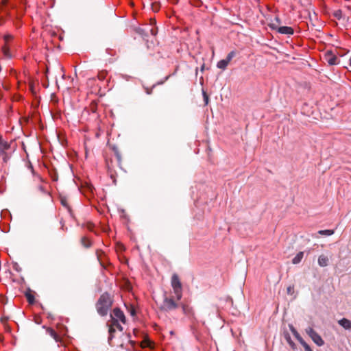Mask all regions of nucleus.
I'll return each mask as SVG.
<instances>
[{"instance_id": "43", "label": "nucleus", "mask_w": 351, "mask_h": 351, "mask_svg": "<svg viewBox=\"0 0 351 351\" xmlns=\"http://www.w3.org/2000/svg\"><path fill=\"white\" fill-rule=\"evenodd\" d=\"M204 64H203V65L202 66V68H201V70H202V71H204Z\"/></svg>"}, {"instance_id": "48", "label": "nucleus", "mask_w": 351, "mask_h": 351, "mask_svg": "<svg viewBox=\"0 0 351 351\" xmlns=\"http://www.w3.org/2000/svg\"><path fill=\"white\" fill-rule=\"evenodd\" d=\"M338 16H339V14L337 13V14H335V16H337V17Z\"/></svg>"}, {"instance_id": "14", "label": "nucleus", "mask_w": 351, "mask_h": 351, "mask_svg": "<svg viewBox=\"0 0 351 351\" xmlns=\"http://www.w3.org/2000/svg\"><path fill=\"white\" fill-rule=\"evenodd\" d=\"M34 294L35 293L30 290V289H28L27 291H26V292L25 293V296L28 302V303L29 304H34V302H35V296H34Z\"/></svg>"}, {"instance_id": "7", "label": "nucleus", "mask_w": 351, "mask_h": 351, "mask_svg": "<svg viewBox=\"0 0 351 351\" xmlns=\"http://www.w3.org/2000/svg\"><path fill=\"white\" fill-rule=\"evenodd\" d=\"M306 332L309 335L315 343L317 346H321L324 344V341L321 336L311 327H308L306 329Z\"/></svg>"}, {"instance_id": "5", "label": "nucleus", "mask_w": 351, "mask_h": 351, "mask_svg": "<svg viewBox=\"0 0 351 351\" xmlns=\"http://www.w3.org/2000/svg\"><path fill=\"white\" fill-rule=\"evenodd\" d=\"M324 60L330 65H337L339 64V59L336 54L331 50H328L324 55Z\"/></svg>"}, {"instance_id": "13", "label": "nucleus", "mask_w": 351, "mask_h": 351, "mask_svg": "<svg viewBox=\"0 0 351 351\" xmlns=\"http://www.w3.org/2000/svg\"><path fill=\"white\" fill-rule=\"evenodd\" d=\"M277 32L282 34L287 35H293L294 34V30L291 27L288 26H281L278 27Z\"/></svg>"}, {"instance_id": "20", "label": "nucleus", "mask_w": 351, "mask_h": 351, "mask_svg": "<svg viewBox=\"0 0 351 351\" xmlns=\"http://www.w3.org/2000/svg\"><path fill=\"white\" fill-rule=\"evenodd\" d=\"M8 0H1V5H0V12L1 11H5L6 13V15L10 17V16H11L10 12L9 10H7L5 8H4L8 5Z\"/></svg>"}, {"instance_id": "32", "label": "nucleus", "mask_w": 351, "mask_h": 351, "mask_svg": "<svg viewBox=\"0 0 351 351\" xmlns=\"http://www.w3.org/2000/svg\"><path fill=\"white\" fill-rule=\"evenodd\" d=\"M89 110L93 112V113H95L97 111V104L95 103V102H92L89 106Z\"/></svg>"}, {"instance_id": "9", "label": "nucleus", "mask_w": 351, "mask_h": 351, "mask_svg": "<svg viewBox=\"0 0 351 351\" xmlns=\"http://www.w3.org/2000/svg\"><path fill=\"white\" fill-rule=\"evenodd\" d=\"M111 319L119 321L122 324H125L126 318L124 313L119 308H114L110 313Z\"/></svg>"}, {"instance_id": "4", "label": "nucleus", "mask_w": 351, "mask_h": 351, "mask_svg": "<svg viewBox=\"0 0 351 351\" xmlns=\"http://www.w3.org/2000/svg\"><path fill=\"white\" fill-rule=\"evenodd\" d=\"M10 149V144L0 138V157L3 162H6L10 158V152L8 151Z\"/></svg>"}, {"instance_id": "41", "label": "nucleus", "mask_w": 351, "mask_h": 351, "mask_svg": "<svg viewBox=\"0 0 351 351\" xmlns=\"http://www.w3.org/2000/svg\"><path fill=\"white\" fill-rule=\"evenodd\" d=\"M37 178L40 181V182H43V178H41V176H40L39 175L37 176Z\"/></svg>"}, {"instance_id": "45", "label": "nucleus", "mask_w": 351, "mask_h": 351, "mask_svg": "<svg viewBox=\"0 0 351 351\" xmlns=\"http://www.w3.org/2000/svg\"><path fill=\"white\" fill-rule=\"evenodd\" d=\"M10 7H11V8H12V9L14 8V5L13 4H12V5H10Z\"/></svg>"}, {"instance_id": "10", "label": "nucleus", "mask_w": 351, "mask_h": 351, "mask_svg": "<svg viewBox=\"0 0 351 351\" xmlns=\"http://www.w3.org/2000/svg\"><path fill=\"white\" fill-rule=\"evenodd\" d=\"M179 304L176 303L173 298H165L163 301L162 309L165 311H171L176 309Z\"/></svg>"}, {"instance_id": "11", "label": "nucleus", "mask_w": 351, "mask_h": 351, "mask_svg": "<svg viewBox=\"0 0 351 351\" xmlns=\"http://www.w3.org/2000/svg\"><path fill=\"white\" fill-rule=\"evenodd\" d=\"M289 327L290 328V330L293 333V335L295 336V339L298 340V341L303 346L304 348L305 349V351H312L310 346L304 341V339L300 337V334L298 332L296 329L294 328V326L292 324H289Z\"/></svg>"}, {"instance_id": "1", "label": "nucleus", "mask_w": 351, "mask_h": 351, "mask_svg": "<svg viewBox=\"0 0 351 351\" xmlns=\"http://www.w3.org/2000/svg\"><path fill=\"white\" fill-rule=\"evenodd\" d=\"M113 156L106 158V165L109 176L112 180V182L116 184L117 169H122L121 167V155L119 149L114 147L112 148Z\"/></svg>"}, {"instance_id": "19", "label": "nucleus", "mask_w": 351, "mask_h": 351, "mask_svg": "<svg viewBox=\"0 0 351 351\" xmlns=\"http://www.w3.org/2000/svg\"><path fill=\"white\" fill-rule=\"evenodd\" d=\"M318 264L320 267H326L328 264V258L325 255H320L318 258Z\"/></svg>"}, {"instance_id": "36", "label": "nucleus", "mask_w": 351, "mask_h": 351, "mask_svg": "<svg viewBox=\"0 0 351 351\" xmlns=\"http://www.w3.org/2000/svg\"><path fill=\"white\" fill-rule=\"evenodd\" d=\"M152 8L154 12H158L159 10L160 6L158 3L155 2L152 4Z\"/></svg>"}, {"instance_id": "22", "label": "nucleus", "mask_w": 351, "mask_h": 351, "mask_svg": "<svg viewBox=\"0 0 351 351\" xmlns=\"http://www.w3.org/2000/svg\"><path fill=\"white\" fill-rule=\"evenodd\" d=\"M147 26L145 25V27H144L136 28V32L137 34H140L143 37H147Z\"/></svg>"}, {"instance_id": "27", "label": "nucleus", "mask_w": 351, "mask_h": 351, "mask_svg": "<svg viewBox=\"0 0 351 351\" xmlns=\"http://www.w3.org/2000/svg\"><path fill=\"white\" fill-rule=\"evenodd\" d=\"M335 231L333 230H319L318 231V233L322 235H326V236H330L333 234Z\"/></svg>"}, {"instance_id": "31", "label": "nucleus", "mask_w": 351, "mask_h": 351, "mask_svg": "<svg viewBox=\"0 0 351 351\" xmlns=\"http://www.w3.org/2000/svg\"><path fill=\"white\" fill-rule=\"evenodd\" d=\"M127 308L132 316H134L136 315L135 307L133 305H130V306L127 307Z\"/></svg>"}, {"instance_id": "46", "label": "nucleus", "mask_w": 351, "mask_h": 351, "mask_svg": "<svg viewBox=\"0 0 351 351\" xmlns=\"http://www.w3.org/2000/svg\"><path fill=\"white\" fill-rule=\"evenodd\" d=\"M30 167H31V169H32V172L34 173L33 167H32V165H30Z\"/></svg>"}, {"instance_id": "37", "label": "nucleus", "mask_w": 351, "mask_h": 351, "mask_svg": "<svg viewBox=\"0 0 351 351\" xmlns=\"http://www.w3.org/2000/svg\"><path fill=\"white\" fill-rule=\"evenodd\" d=\"M38 189L43 193H47V191H46L45 188L43 186H42V185L38 186Z\"/></svg>"}, {"instance_id": "30", "label": "nucleus", "mask_w": 351, "mask_h": 351, "mask_svg": "<svg viewBox=\"0 0 351 351\" xmlns=\"http://www.w3.org/2000/svg\"><path fill=\"white\" fill-rule=\"evenodd\" d=\"M171 75H169L167 76H166L163 80L158 82L156 84H155L154 86H153V88H154L156 86H158V85H162L166 81H167L169 80V78L170 77Z\"/></svg>"}, {"instance_id": "8", "label": "nucleus", "mask_w": 351, "mask_h": 351, "mask_svg": "<svg viewBox=\"0 0 351 351\" xmlns=\"http://www.w3.org/2000/svg\"><path fill=\"white\" fill-rule=\"evenodd\" d=\"M97 259L100 265L106 269L110 265L109 259L105 252L101 250H97L95 252Z\"/></svg>"}, {"instance_id": "25", "label": "nucleus", "mask_w": 351, "mask_h": 351, "mask_svg": "<svg viewBox=\"0 0 351 351\" xmlns=\"http://www.w3.org/2000/svg\"><path fill=\"white\" fill-rule=\"evenodd\" d=\"M60 202H61L62 205L63 206H64L70 213H71V209L69 205L67 199L64 197H60Z\"/></svg>"}, {"instance_id": "39", "label": "nucleus", "mask_w": 351, "mask_h": 351, "mask_svg": "<svg viewBox=\"0 0 351 351\" xmlns=\"http://www.w3.org/2000/svg\"><path fill=\"white\" fill-rule=\"evenodd\" d=\"M293 287H291V286H290V287H289L287 288V293H288L289 294H291V291H293Z\"/></svg>"}, {"instance_id": "18", "label": "nucleus", "mask_w": 351, "mask_h": 351, "mask_svg": "<svg viewBox=\"0 0 351 351\" xmlns=\"http://www.w3.org/2000/svg\"><path fill=\"white\" fill-rule=\"evenodd\" d=\"M80 243L86 248H89L92 246L91 240L86 236L81 238Z\"/></svg>"}, {"instance_id": "38", "label": "nucleus", "mask_w": 351, "mask_h": 351, "mask_svg": "<svg viewBox=\"0 0 351 351\" xmlns=\"http://www.w3.org/2000/svg\"><path fill=\"white\" fill-rule=\"evenodd\" d=\"M5 19L3 16L0 17V26L3 25L5 23Z\"/></svg>"}, {"instance_id": "12", "label": "nucleus", "mask_w": 351, "mask_h": 351, "mask_svg": "<svg viewBox=\"0 0 351 351\" xmlns=\"http://www.w3.org/2000/svg\"><path fill=\"white\" fill-rule=\"evenodd\" d=\"M183 313L189 317L191 321L195 319V313L193 308L188 304L182 302L181 304Z\"/></svg>"}, {"instance_id": "17", "label": "nucleus", "mask_w": 351, "mask_h": 351, "mask_svg": "<svg viewBox=\"0 0 351 351\" xmlns=\"http://www.w3.org/2000/svg\"><path fill=\"white\" fill-rule=\"evenodd\" d=\"M2 53L6 58H11L12 57V53L10 49L9 45L4 44L1 48Z\"/></svg>"}, {"instance_id": "24", "label": "nucleus", "mask_w": 351, "mask_h": 351, "mask_svg": "<svg viewBox=\"0 0 351 351\" xmlns=\"http://www.w3.org/2000/svg\"><path fill=\"white\" fill-rule=\"evenodd\" d=\"M48 333L49 335L53 337L56 342L59 341L60 340V336L57 334V332L52 328H49L47 330Z\"/></svg>"}, {"instance_id": "23", "label": "nucleus", "mask_w": 351, "mask_h": 351, "mask_svg": "<svg viewBox=\"0 0 351 351\" xmlns=\"http://www.w3.org/2000/svg\"><path fill=\"white\" fill-rule=\"evenodd\" d=\"M228 64L229 63L225 59H223L217 62V66L220 69L225 70L227 68Z\"/></svg>"}, {"instance_id": "44", "label": "nucleus", "mask_w": 351, "mask_h": 351, "mask_svg": "<svg viewBox=\"0 0 351 351\" xmlns=\"http://www.w3.org/2000/svg\"><path fill=\"white\" fill-rule=\"evenodd\" d=\"M147 36H149V29H147Z\"/></svg>"}, {"instance_id": "40", "label": "nucleus", "mask_w": 351, "mask_h": 351, "mask_svg": "<svg viewBox=\"0 0 351 351\" xmlns=\"http://www.w3.org/2000/svg\"><path fill=\"white\" fill-rule=\"evenodd\" d=\"M152 88H153V87H152L151 89H148V88H147V90H146V93H147L148 95L152 94Z\"/></svg>"}, {"instance_id": "2", "label": "nucleus", "mask_w": 351, "mask_h": 351, "mask_svg": "<svg viewBox=\"0 0 351 351\" xmlns=\"http://www.w3.org/2000/svg\"><path fill=\"white\" fill-rule=\"evenodd\" d=\"M112 304L110 295L105 292L98 299L95 306L98 314L102 317L107 315Z\"/></svg>"}, {"instance_id": "42", "label": "nucleus", "mask_w": 351, "mask_h": 351, "mask_svg": "<svg viewBox=\"0 0 351 351\" xmlns=\"http://www.w3.org/2000/svg\"><path fill=\"white\" fill-rule=\"evenodd\" d=\"M52 179L53 181H56L58 178H57V176H53V177H52Z\"/></svg>"}, {"instance_id": "28", "label": "nucleus", "mask_w": 351, "mask_h": 351, "mask_svg": "<svg viewBox=\"0 0 351 351\" xmlns=\"http://www.w3.org/2000/svg\"><path fill=\"white\" fill-rule=\"evenodd\" d=\"M237 53L235 51H231L227 55L226 58V60L230 63V62L232 60V58L236 56Z\"/></svg>"}, {"instance_id": "6", "label": "nucleus", "mask_w": 351, "mask_h": 351, "mask_svg": "<svg viewBox=\"0 0 351 351\" xmlns=\"http://www.w3.org/2000/svg\"><path fill=\"white\" fill-rule=\"evenodd\" d=\"M116 329L119 330V331H123V330L119 321H117V320L110 319V324H109V329H108V332H109L108 340L109 341H110L114 337V333L115 332Z\"/></svg>"}, {"instance_id": "49", "label": "nucleus", "mask_w": 351, "mask_h": 351, "mask_svg": "<svg viewBox=\"0 0 351 351\" xmlns=\"http://www.w3.org/2000/svg\"><path fill=\"white\" fill-rule=\"evenodd\" d=\"M338 16H339V14L337 13V14H335V16H337V17Z\"/></svg>"}, {"instance_id": "26", "label": "nucleus", "mask_w": 351, "mask_h": 351, "mask_svg": "<svg viewBox=\"0 0 351 351\" xmlns=\"http://www.w3.org/2000/svg\"><path fill=\"white\" fill-rule=\"evenodd\" d=\"M285 338L287 342L289 344L291 349H293V350L296 349V348L295 346V343L291 340L289 334H285Z\"/></svg>"}, {"instance_id": "15", "label": "nucleus", "mask_w": 351, "mask_h": 351, "mask_svg": "<svg viewBox=\"0 0 351 351\" xmlns=\"http://www.w3.org/2000/svg\"><path fill=\"white\" fill-rule=\"evenodd\" d=\"M155 24H156L155 19H151L150 25H147V29H149V34H151L152 36H156L158 33V29L156 27L154 26Z\"/></svg>"}, {"instance_id": "35", "label": "nucleus", "mask_w": 351, "mask_h": 351, "mask_svg": "<svg viewBox=\"0 0 351 351\" xmlns=\"http://www.w3.org/2000/svg\"><path fill=\"white\" fill-rule=\"evenodd\" d=\"M85 227L89 230V231H93L94 230V227H95V225L90 222H88L87 223L86 225H85Z\"/></svg>"}, {"instance_id": "47", "label": "nucleus", "mask_w": 351, "mask_h": 351, "mask_svg": "<svg viewBox=\"0 0 351 351\" xmlns=\"http://www.w3.org/2000/svg\"><path fill=\"white\" fill-rule=\"evenodd\" d=\"M350 66H351V56H350Z\"/></svg>"}, {"instance_id": "21", "label": "nucleus", "mask_w": 351, "mask_h": 351, "mask_svg": "<svg viewBox=\"0 0 351 351\" xmlns=\"http://www.w3.org/2000/svg\"><path fill=\"white\" fill-rule=\"evenodd\" d=\"M303 256H304V252H300L292 259V263L295 264V265L300 263L301 262L302 259L303 258Z\"/></svg>"}, {"instance_id": "33", "label": "nucleus", "mask_w": 351, "mask_h": 351, "mask_svg": "<svg viewBox=\"0 0 351 351\" xmlns=\"http://www.w3.org/2000/svg\"><path fill=\"white\" fill-rule=\"evenodd\" d=\"M202 95H203V97H204V104L208 105V101H209V97H208V95H207L206 92L204 90H202Z\"/></svg>"}, {"instance_id": "34", "label": "nucleus", "mask_w": 351, "mask_h": 351, "mask_svg": "<svg viewBox=\"0 0 351 351\" xmlns=\"http://www.w3.org/2000/svg\"><path fill=\"white\" fill-rule=\"evenodd\" d=\"M98 78L99 80H104L106 76V71H101L98 73Z\"/></svg>"}, {"instance_id": "3", "label": "nucleus", "mask_w": 351, "mask_h": 351, "mask_svg": "<svg viewBox=\"0 0 351 351\" xmlns=\"http://www.w3.org/2000/svg\"><path fill=\"white\" fill-rule=\"evenodd\" d=\"M171 283L177 300H180L182 296V287L178 274H173Z\"/></svg>"}, {"instance_id": "29", "label": "nucleus", "mask_w": 351, "mask_h": 351, "mask_svg": "<svg viewBox=\"0 0 351 351\" xmlns=\"http://www.w3.org/2000/svg\"><path fill=\"white\" fill-rule=\"evenodd\" d=\"M13 39V36L11 34H5L3 36V40L5 41V44L8 45L9 42L11 41Z\"/></svg>"}, {"instance_id": "16", "label": "nucleus", "mask_w": 351, "mask_h": 351, "mask_svg": "<svg viewBox=\"0 0 351 351\" xmlns=\"http://www.w3.org/2000/svg\"><path fill=\"white\" fill-rule=\"evenodd\" d=\"M338 324L346 330H351V320L343 318L338 321Z\"/></svg>"}]
</instances>
